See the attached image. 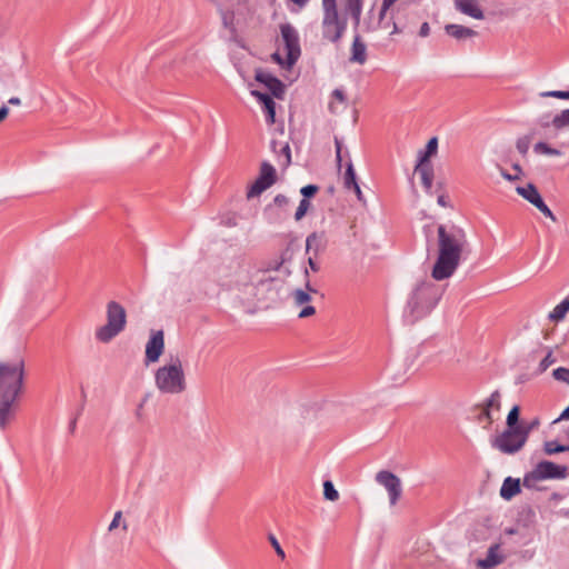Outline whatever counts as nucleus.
<instances>
[{"instance_id":"nucleus-32","label":"nucleus","mask_w":569,"mask_h":569,"mask_svg":"<svg viewBox=\"0 0 569 569\" xmlns=\"http://www.w3.org/2000/svg\"><path fill=\"white\" fill-rule=\"evenodd\" d=\"M395 4L391 3L389 0H382V3H381V8H380V11H379V26L383 29H388L389 28V22H387V16L389 12H391L392 7Z\"/></svg>"},{"instance_id":"nucleus-1","label":"nucleus","mask_w":569,"mask_h":569,"mask_svg":"<svg viewBox=\"0 0 569 569\" xmlns=\"http://www.w3.org/2000/svg\"><path fill=\"white\" fill-rule=\"evenodd\" d=\"M469 242L466 231L456 224L437 226L438 254L431 270L436 281L449 279L458 269Z\"/></svg>"},{"instance_id":"nucleus-42","label":"nucleus","mask_w":569,"mask_h":569,"mask_svg":"<svg viewBox=\"0 0 569 569\" xmlns=\"http://www.w3.org/2000/svg\"><path fill=\"white\" fill-rule=\"evenodd\" d=\"M555 362H556V358L552 356V352L549 351L547 353V356L539 363L540 372L546 371Z\"/></svg>"},{"instance_id":"nucleus-44","label":"nucleus","mask_w":569,"mask_h":569,"mask_svg":"<svg viewBox=\"0 0 569 569\" xmlns=\"http://www.w3.org/2000/svg\"><path fill=\"white\" fill-rule=\"evenodd\" d=\"M479 407L481 408L479 420L486 419L488 425H491L495 421L493 413H491V411L482 405H480Z\"/></svg>"},{"instance_id":"nucleus-56","label":"nucleus","mask_w":569,"mask_h":569,"mask_svg":"<svg viewBox=\"0 0 569 569\" xmlns=\"http://www.w3.org/2000/svg\"><path fill=\"white\" fill-rule=\"evenodd\" d=\"M308 264L311 271L318 272L320 270V266L313 260L312 257H309Z\"/></svg>"},{"instance_id":"nucleus-28","label":"nucleus","mask_w":569,"mask_h":569,"mask_svg":"<svg viewBox=\"0 0 569 569\" xmlns=\"http://www.w3.org/2000/svg\"><path fill=\"white\" fill-rule=\"evenodd\" d=\"M569 311V299H565L559 305H557L553 310L549 313V319L551 321H561L566 313Z\"/></svg>"},{"instance_id":"nucleus-12","label":"nucleus","mask_w":569,"mask_h":569,"mask_svg":"<svg viewBox=\"0 0 569 569\" xmlns=\"http://www.w3.org/2000/svg\"><path fill=\"white\" fill-rule=\"evenodd\" d=\"M277 181V171L272 164L267 161L261 162L259 176L250 186L247 192V198H254L261 194L264 190L270 188Z\"/></svg>"},{"instance_id":"nucleus-49","label":"nucleus","mask_w":569,"mask_h":569,"mask_svg":"<svg viewBox=\"0 0 569 569\" xmlns=\"http://www.w3.org/2000/svg\"><path fill=\"white\" fill-rule=\"evenodd\" d=\"M121 517H122L121 511H117L114 513L113 519H112L111 523L109 525V531L114 530L119 526Z\"/></svg>"},{"instance_id":"nucleus-29","label":"nucleus","mask_w":569,"mask_h":569,"mask_svg":"<svg viewBox=\"0 0 569 569\" xmlns=\"http://www.w3.org/2000/svg\"><path fill=\"white\" fill-rule=\"evenodd\" d=\"M399 13V9L397 10H391L390 12V17L389 19L387 20V22H389V28L390 31H389V34L390 36H395V34H400L402 33L405 30H406V26L401 24L399 21H398V18H397V14Z\"/></svg>"},{"instance_id":"nucleus-59","label":"nucleus","mask_w":569,"mask_h":569,"mask_svg":"<svg viewBox=\"0 0 569 569\" xmlns=\"http://www.w3.org/2000/svg\"><path fill=\"white\" fill-rule=\"evenodd\" d=\"M438 204L441 207H449V203L447 201V197L445 194H440L437 199Z\"/></svg>"},{"instance_id":"nucleus-54","label":"nucleus","mask_w":569,"mask_h":569,"mask_svg":"<svg viewBox=\"0 0 569 569\" xmlns=\"http://www.w3.org/2000/svg\"><path fill=\"white\" fill-rule=\"evenodd\" d=\"M9 112H10V110L6 104H3L0 108V123L7 119V117L9 116Z\"/></svg>"},{"instance_id":"nucleus-20","label":"nucleus","mask_w":569,"mask_h":569,"mask_svg":"<svg viewBox=\"0 0 569 569\" xmlns=\"http://www.w3.org/2000/svg\"><path fill=\"white\" fill-rule=\"evenodd\" d=\"M350 61L363 64L367 61V46L359 34H356L351 46Z\"/></svg>"},{"instance_id":"nucleus-61","label":"nucleus","mask_w":569,"mask_h":569,"mask_svg":"<svg viewBox=\"0 0 569 569\" xmlns=\"http://www.w3.org/2000/svg\"><path fill=\"white\" fill-rule=\"evenodd\" d=\"M8 103H9V104H13V106H19V104H21V100H20V98H18V97H11V98L8 100Z\"/></svg>"},{"instance_id":"nucleus-50","label":"nucleus","mask_w":569,"mask_h":569,"mask_svg":"<svg viewBox=\"0 0 569 569\" xmlns=\"http://www.w3.org/2000/svg\"><path fill=\"white\" fill-rule=\"evenodd\" d=\"M335 144H336L337 162H338V166L340 167L341 166V160H342V157H341L342 144H341V141L338 138L335 139Z\"/></svg>"},{"instance_id":"nucleus-31","label":"nucleus","mask_w":569,"mask_h":569,"mask_svg":"<svg viewBox=\"0 0 569 569\" xmlns=\"http://www.w3.org/2000/svg\"><path fill=\"white\" fill-rule=\"evenodd\" d=\"M347 10L351 14L356 24L360 22V16L362 12V0H347Z\"/></svg>"},{"instance_id":"nucleus-34","label":"nucleus","mask_w":569,"mask_h":569,"mask_svg":"<svg viewBox=\"0 0 569 569\" xmlns=\"http://www.w3.org/2000/svg\"><path fill=\"white\" fill-rule=\"evenodd\" d=\"M357 177L351 161L347 163L346 172L343 176V186L350 190L352 186L357 184Z\"/></svg>"},{"instance_id":"nucleus-18","label":"nucleus","mask_w":569,"mask_h":569,"mask_svg":"<svg viewBox=\"0 0 569 569\" xmlns=\"http://www.w3.org/2000/svg\"><path fill=\"white\" fill-rule=\"evenodd\" d=\"M327 246V238L323 232H312L306 239V251L313 252V256L317 257L319 253L323 252Z\"/></svg>"},{"instance_id":"nucleus-11","label":"nucleus","mask_w":569,"mask_h":569,"mask_svg":"<svg viewBox=\"0 0 569 569\" xmlns=\"http://www.w3.org/2000/svg\"><path fill=\"white\" fill-rule=\"evenodd\" d=\"M305 278H306V290L303 289H296L291 293L292 302L296 307H302L305 306L298 317L299 318H308L316 313L315 307L310 306L311 302V293H317L318 290L310 284L309 280V269H305Z\"/></svg>"},{"instance_id":"nucleus-8","label":"nucleus","mask_w":569,"mask_h":569,"mask_svg":"<svg viewBox=\"0 0 569 569\" xmlns=\"http://www.w3.org/2000/svg\"><path fill=\"white\" fill-rule=\"evenodd\" d=\"M530 428H507L491 440V446L506 455H513L520 451L526 445Z\"/></svg>"},{"instance_id":"nucleus-46","label":"nucleus","mask_w":569,"mask_h":569,"mask_svg":"<svg viewBox=\"0 0 569 569\" xmlns=\"http://www.w3.org/2000/svg\"><path fill=\"white\" fill-rule=\"evenodd\" d=\"M541 213H543L546 217L550 218L552 221H556V217L552 213V211L549 209V207L542 200L538 206L536 207Z\"/></svg>"},{"instance_id":"nucleus-58","label":"nucleus","mask_w":569,"mask_h":569,"mask_svg":"<svg viewBox=\"0 0 569 569\" xmlns=\"http://www.w3.org/2000/svg\"><path fill=\"white\" fill-rule=\"evenodd\" d=\"M501 176L506 179V180H509V181H513V180H517L519 178L518 174L516 176H512L510 173H508L507 171L505 170H501Z\"/></svg>"},{"instance_id":"nucleus-38","label":"nucleus","mask_w":569,"mask_h":569,"mask_svg":"<svg viewBox=\"0 0 569 569\" xmlns=\"http://www.w3.org/2000/svg\"><path fill=\"white\" fill-rule=\"evenodd\" d=\"M519 407L515 406L507 416V427L508 428H517L519 420Z\"/></svg>"},{"instance_id":"nucleus-30","label":"nucleus","mask_w":569,"mask_h":569,"mask_svg":"<svg viewBox=\"0 0 569 569\" xmlns=\"http://www.w3.org/2000/svg\"><path fill=\"white\" fill-rule=\"evenodd\" d=\"M279 163L282 168H288L291 163V150L288 142L280 143L278 152Z\"/></svg>"},{"instance_id":"nucleus-13","label":"nucleus","mask_w":569,"mask_h":569,"mask_svg":"<svg viewBox=\"0 0 569 569\" xmlns=\"http://www.w3.org/2000/svg\"><path fill=\"white\" fill-rule=\"evenodd\" d=\"M376 481L385 487L389 495L390 505L395 506L402 493L400 478L390 471L381 470L376 475Z\"/></svg>"},{"instance_id":"nucleus-27","label":"nucleus","mask_w":569,"mask_h":569,"mask_svg":"<svg viewBox=\"0 0 569 569\" xmlns=\"http://www.w3.org/2000/svg\"><path fill=\"white\" fill-rule=\"evenodd\" d=\"M438 150V139L436 137L431 138L425 151L419 152L418 163H429V159L437 153Z\"/></svg>"},{"instance_id":"nucleus-7","label":"nucleus","mask_w":569,"mask_h":569,"mask_svg":"<svg viewBox=\"0 0 569 569\" xmlns=\"http://www.w3.org/2000/svg\"><path fill=\"white\" fill-rule=\"evenodd\" d=\"M126 309L117 301H110L107 305V323L97 329L96 338L107 343L126 328Z\"/></svg>"},{"instance_id":"nucleus-41","label":"nucleus","mask_w":569,"mask_h":569,"mask_svg":"<svg viewBox=\"0 0 569 569\" xmlns=\"http://www.w3.org/2000/svg\"><path fill=\"white\" fill-rule=\"evenodd\" d=\"M552 376L556 380L569 385V369L559 367L553 370Z\"/></svg>"},{"instance_id":"nucleus-3","label":"nucleus","mask_w":569,"mask_h":569,"mask_svg":"<svg viewBox=\"0 0 569 569\" xmlns=\"http://www.w3.org/2000/svg\"><path fill=\"white\" fill-rule=\"evenodd\" d=\"M443 295V289L431 280L417 282L410 290L403 318L407 323L413 325L428 317L436 308Z\"/></svg>"},{"instance_id":"nucleus-14","label":"nucleus","mask_w":569,"mask_h":569,"mask_svg":"<svg viewBox=\"0 0 569 569\" xmlns=\"http://www.w3.org/2000/svg\"><path fill=\"white\" fill-rule=\"evenodd\" d=\"M164 351V333L162 330H152L146 345V365L157 362Z\"/></svg>"},{"instance_id":"nucleus-37","label":"nucleus","mask_w":569,"mask_h":569,"mask_svg":"<svg viewBox=\"0 0 569 569\" xmlns=\"http://www.w3.org/2000/svg\"><path fill=\"white\" fill-rule=\"evenodd\" d=\"M543 451L546 455H555L559 452H565V446L559 445L556 441H546L543 445Z\"/></svg>"},{"instance_id":"nucleus-4","label":"nucleus","mask_w":569,"mask_h":569,"mask_svg":"<svg viewBox=\"0 0 569 569\" xmlns=\"http://www.w3.org/2000/svg\"><path fill=\"white\" fill-rule=\"evenodd\" d=\"M154 383L162 393L179 395L187 389L182 361L171 357L170 362L159 367L154 373Z\"/></svg>"},{"instance_id":"nucleus-39","label":"nucleus","mask_w":569,"mask_h":569,"mask_svg":"<svg viewBox=\"0 0 569 569\" xmlns=\"http://www.w3.org/2000/svg\"><path fill=\"white\" fill-rule=\"evenodd\" d=\"M531 143V138L529 136H523L517 140L516 147L517 150L522 154H527Z\"/></svg>"},{"instance_id":"nucleus-6","label":"nucleus","mask_w":569,"mask_h":569,"mask_svg":"<svg viewBox=\"0 0 569 569\" xmlns=\"http://www.w3.org/2000/svg\"><path fill=\"white\" fill-rule=\"evenodd\" d=\"M322 38L336 43L342 38L347 29V21L339 17L336 0H322Z\"/></svg>"},{"instance_id":"nucleus-40","label":"nucleus","mask_w":569,"mask_h":569,"mask_svg":"<svg viewBox=\"0 0 569 569\" xmlns=\"http://www.w3.org/2000/svg\"><path fill=\"white\" fill-rule=\"evenodd\" d=\"M309 208H310V201L308 199H301V201L297 208V211L295 213V219L297 221L301 220L308 212Z\"/></svg>"},{"instance_id":"nucleus-62","label":"nucleus","mask_w":569,"mask_h":569,"mask_svg":"<svg viewBox=\"0 0 569 569\" xmlns=\"http://www.w3.org/2000/svg\"><path fill=\"white\" fill-rule=\"evenodd\" d=\"M539 425V421L536 419L533 420L532 422L528 423V425H522V428H530V431L532 429H535L537 426Z\"/></svg>"},{"instance_id":"nucleus-60","label":"nucleus","mask_w":569,"mask_h":569,"mask_svg":"<svg viewBox=\"0 0 569 569\" xmlns=\"http://www.w3.org/2000/svg\"><path fill=\"white\" fill-rule=\"evenodd\" d=\"M270 147H271L272 152L276 156H278L279 148H280V142H278L277 140H272Z\"/></svg>"},{"instance_id":"nucleus-55","label":"nucleus","mask_w":569,"mask_h":569,"mask_svg":"<svg viewBox=\"0 0 569 569\" xmlns=\"http://www.w3.org/2000/svg\"><path fill=\"white\" fill-rule=\"evenodd\" d=\"M350 190L355 191V193H356V196H357L359 201L365 202L362 191H361V189H360L358 183L352 186Z\"/></svg>"},{"instance_id":"nucleus-19","label":"nucleus","mask_w":569,"mask_h":569,"mask_svg":"<svg viewBox=\"0 0 569 569\" xmlns=\"http://www.w3.org/2000/svg\"><path fill=\"white\" fill-rule=\"evenodd\" d=\"M251 94L257 98V100L263 106L266 116H267V122L272 124L274 123L276 118V103L273 99L267 94L262 93L258 90H252Z\"/></svg>"},{"instance_id":"nucleus-26","label":"nucleus","mask_w":569,"mask_h":569,"mask_svg":"<svg viewBox=\"0 0 569 569\" xmlns=\"http://www.w3.org/2000/svg\"><path fill=\"white\" fill-rule=\"evenodd\" d=\"M415 171L421 177V182L427 191H430L433 182V169L430 163H417Z\"/></svg>"},{"instance_id":"nucleus-16","label":"nucleus","mask_w":569,"mask_h":569,"mask_svg":"<svg viewBox=\"0 0 569 569\" xmlns=\"http://www.w3.org/2000/svg\"><path fill=\"white\" fill-rule=\"evenodd\" d=\"M254 78L258 82L264 84L276 98H281L283 96V83L271 73L263 70H257Z\"/></svg>"},{"instance_id":"nucleus-64","label":"nucleus","mask_w":569,"mask_h":569,"mask_svg":"<svg viewBox=\"0 0 569 569\" xmlns=\"http://www.w3.org/2000/svg\"><path fill=\"white\" fill-rule=\"evenodd\" d=\"M551 499L552 500H561L562 499V496L560 493H557V492H553L551 495Z\"/></svg>"},{"instance_id":"nucleus-9","label":"nucleus","mask_w":569,"mask_h":569,"mask_svg":"<svg viewBox=\"0 0 569 569\" xmlns=\"http://www.w3.org/2000/svg\"><path fill=\"white\" fill-rule=\"evenodd\" d=\"M568 476V468L566 466L556 465L552 461L543 460L528 473L525 475L522 485L528 489L540 488L537 483L546 479H565Z\"/></svg>"},{"instance_id":"nucleus-53","label":"nucleus","mask_w":569,"mask_h":569,"mask_svg":"<svg viewBox=\"0 0 569 569\" xmlns=\"http://www.w3.org/2000/svg\"><path fill=\"white\" fill-rule=\"evenodd\" d=\"M430 33V27H429V23L428 22H423L420 27V30H419V36L422 37V38H426L428 37Z\"/></svg>"},{"instance_id":"nucleus-36","label":"nucleus","mask_w":569,"mask_h":569,"mask_svg":"<svg viewBox=\"0 0 569 569\" xmlns=\"http://www.w3.org/2000/svg\"><path fill=\"white\" fill-rule=\"evenodd\" d=\"M533 149H535V152L547 154V156H559L560 154L559 150L549 147L545 142L536 143Z\"/></svg>"},{"instance_id":"nucleus-24","label":"nucleus","mask_w":569,"mask_h":569,"mask_svg":"<svg viewBox=\"0 0 569 569\" xmlns=\"http://www.w3.org/2000/svg\"><path fill=\"white\" fill-rule=\"evenodd\" d=\"M516 191L535 207L542 201V198L535 184L528 183L526 187H517Z\"/></svg>"},{"instance_id":"nucleus-33","label":"nucleus","mask_w":569,"mask_h":569,"mask_svg":"<svg viewBox=\"0 0 569 569\" xmlns=\"http://www.w3.org/2000/svg\"><path fill=\"white\" fill-rule=\"evenodd\" d=\"M501 396L499 391H493L490 397L483 401L481 405L488 408L491 413H495V411H499L501 407Z\"/></svg>"},{"instance_id":"nucleus-35","label":"nucleus","mask_w":569,"mask_h":569,"mask_svg":"<svg viewBox=\"0 0 569 569\" xmlns=\"http://www.w3.org/2000/svg\"><path fill=\"white\" fill-rule=\"evenodd\" d=\"M323 496L329 501H337L339 499V492L330 480L323 482Z\"/></svg>"},{"instance_id":"nucleus-63","label":"nucleus","mask_w":569,"mask_h":569,"mask_svg":"<svg viewBox=\"0 0 569 569\" xmlns=\"http://www.w3.org/2000/svg\"><path fill=\"white\" fill-rule=\"evenodd\" d=\"M560 99L569 100V91L561 90Z\"/></svg>"},{"instance_id":"nucleus-57","label":"nucleus","mask_w":569,"mask_h":569,"mask_svg":"<svg viewBox=\"0 0 569 569\" xmlns=\"http://www.w3.org/2000/svg\"><path fill=\"white\" fill-rule=\"evenodd\" d=\"M569 419V406L561 412L558 419L555 420V422H558L560 420H568Z\"/></svg>"},{"instance_id":"nucleus-47","label":"nucleus","mask_w":569,"mask_h":569,"mask_svg":"<svg viewBox=\"0 0 569 569\" xmlns=\"http://www.w3.org/2000/svg\"><path fill=\"white\" fill-rule=\"evenodd\" d=\"M273 202L278 207H284L289 203V199L284 194H277Z\"/></svg>"},{"instance_id":"nucleus-15","label":"nucleus","mask_w":569,"mask_h":569,"mask_svg":"<svg viewBox=\"0 0 569 569\" xmlns=\"http://www.w3.org/2000/svg\"><path fill=\"white\" fill-rule=\"evenodd\" d=\"M453 2L459 12L477 20L485 19L481 6L488 0H453Z\"/></svg>"},{"instance_id":"nucleus-2","label":"nucleus","mask_w":569,"mask_h":569,"mask_svg":"<svg viewBox=\"0 0 569 569\" xmlns=\"http://www.w3.org/2000/svg\"><path fill=\"white\" fill-rule=\"evenodd\" d=\"M24 360L0 361V430H6L14 420L19 398L23 390Z\"/></svg>"},{"instance_id":"nucleus-45","label":"nucleus","mask_w":569,"mask_h":569,"mask_svg":"<svg viewBox=\"0 0 569 569\" xmlns=\"http://www.w3.org/2000/svg\"><path fill=\"white\" fill-rule=\"evenodd\" d=\"M269 540H270V543L271 546L273 547L276 553L281 558L283 559L286 557V553L283 551V549L281 548L280 543L278 542V540L276 539L274 536L270 535L269 536Z\"/></svg>"},{"instance_id":"nucleus-17","label":"nucleus","mask_w":569,"mask_h":569,"mask_svg":"<svg viewBox=\"0 0 569 569\" xmlns=\"http://www.w3.org/2000/svg\"><path fill=\"white\" fill-rule=\"evenodd\" d=\"M500 542L491 545L488 549L487 557L477 561L478 568L492 569L493 567L501 565L506 560V556L500 552Z\"/></svg>"},{"instance_id":"nucleus-10","label":"nucleus","mask_w":569,"mask_h":569,"mask_svg":"<svg viewBox=\"0 0 569 569\" xmlns=\"http://www.w3.org/2000/svg\"><path fill=\"white\" fill-rule=\"evenodd\" d=\"M280 33L287 52L286 69L290 70L301 56L299 33L290 23L280 24Z\"/></svg>"},{"instance_id":"nucleus-52","label":"nucleus","mask_w":569,"mask_h":569,"mask_svg":"<svg viewBox=\"0 0 569 569\" xmlns=\"http://www.w3.org/2000/svg\"><path fill=\"white\" fill-rule=\"evenodd\" d=\"M271 58L274 62L280 64L282 68H286V59H283L282 56L278 51L272 53Z\"/></svg>"},{"instance_id":"nucleus-21","label":"nucleus","mask_w":569,"mask_h":569,"mask_svg":"<svg viewBox=\"0 0 569 569\" xmlns=\"http://www.w3.org/2000/svg\"><path fill=\"white\" fill-rule=\"evenodd\" d=\"M240 295H239V298L240 300L244 303V305H248V306H253L256 303H259L261 302L259 299H258V292H257V286H256V281H254V278H252L251 282L249 283H244L241 288H240Z\"/></svg>"},{"instance_id":"nucleus-43","label":"nucleus","mask_w":569,"mask_h":569,"mask_svg":"<svg viewBox=\"0 0 569 569\" xmlns=\"http://www.w3.org/2000/svg\"><path fill=\"white\" fill-rule=\"evenodd\" d=\"M319 188L316 184H307L300 189V193L303 196V199H308L313 197L318 192Z\"/></svg>"},{"instance_id":"nucleus-5","label":"nucleus","mask_w":569,"mask_h":569,"mask_svg":"<svg viewBox=\"0 0 569 569\" xmlns=\"http://www.w3.org/2000/svg\"><path fill=\"white\" fill-rule=\"evenodd\" d=\"M292 254L293 251L290 248H286L281 252L280 261L273 270L259 271L253 276L257 286L258 299L261 302L274 301L278 298L279 291L282 288L283 279H280L273 273L283 268V266L291 260Z\"/></svg>"},{"instance_id":"nucleus-22","label":"nucleus","mask_w":569,"mask_h":569,"mask_svg":"<svg viewBox=\"0 0 569 569\" xmlns=\"http://www.w3.org/2000/svg\"><path fill=\"white\" fill-rule=\"evenodd\" d=\"M542 128H552L555 134L565 129H569V109L557 113L550 122H541Z\"/></svg>"},{"instance_id":"nucleus-23","label":"nucleus","mask_w":569,"mask_h":569,"mask_svg":"<svg viewBox=\"0 0 569 569\" xmlns=\"http://www.w3.org/2000/svg\"><path fill=\"white\" fill-rule=\"evenodd\" d=\"M520 492V480L507 477L500 488V496L505 500H511L516 495Z\"/></svg>"},{"instance_id":"nucleus-51","label":"nucleus","mask_w":569,"mask_h":569,"mask_svg":"<svg viewBox=\"0 0 569 569\" xmlns=\"http://www.w3.org/2000/svg\"><path fill=\"white\" fill-rule=\"evenodd\" d=\"M332 98L341 103H343L346 101V96H345L343 91L340 89H335L332 91Z\"/></svg>"},{"instance_id":"nucleus-25","label":"nucleus","mask_w":569,"mask_h":569,"mask_svg":"<svg viewBox=\"0 0 569 569\" xmlns=\"http://www.w3.org/2000/svg\"><path fill=\"white\" fill-rule=\"evenodd\" d=\"M445 30L447 34L458 40L472 38L477 36V32L475 30L461 24H447L445 27Z\"/></svg>"},{"instance_id":"nucleus-48","label":"nucleus","mask_w":569,"mask_h":569,"mask_svg":"<svg viewBox=\"0 0 569 569\" xmlns=\"http://www.w3.org/2000/svg\"><path fill=\"white\" fill-rule=\"evenodd\" d=\"M561 90L542 91L539 93L541 98H557L560 99Z\"/></svg>"}]
</instances>
